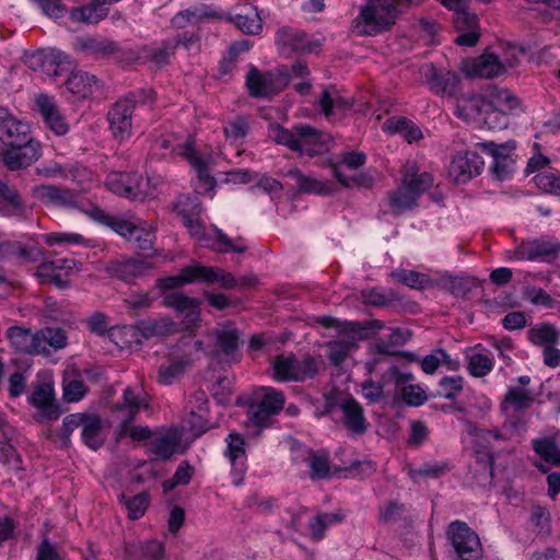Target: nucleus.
Listing matches in <instances>:
<instances>
[{
	"label": "nucleus",
	"instance_id": "nucleus-49",
	"mask_svg": "<svg viewBox=\"0 0 560 560\" xmlns=\"http://www.w3.org/2000/svg\"><path fill=\"white\" fill-rule=\"evenodd\" d=\"M152 269V265L143 259H128L119 261L113 267L114 273L126 282L145 275Z\"/></svg>",
	"mask_w": 560,
	"mask_h": 560
},
{
	"label": "nucleus",
	"instance_id": "nucleus-30",
	"mask_svg": "<svg viewBox=\"0 0 560 560\" xmlns=\"http://www.w3.org/2000/svg\"><path fill=\"white\" fill-rule=\"evenodd\" d=\"M31 126L11 115L0 116V142L2 147L25 143L31 138Z\"/></svg>",
	"mask_w": 560,
	"mask_h": 560
},
{
	"label": "nucleus",
	"instance_id": "nucleus-24",
	"mask_svg": "<svg viewBox=\"0 0 560 560\" xmlns=\"http://www.w3.org/2000/svg\"><path fill=\"white\" fill-rule=\"evenodd\" d=\"M35 104L45 125L54 133L65 136L69 131V125L52 97L47 94H39L35 97Z\"/></svg>",
	"mask_w": 560,
	"mask_h": 560
},
{
	"label": "nucleus",
	"instance_id": "nucleus-6",
	"mask_svg": "<svg viewBox=\"0 0 560 560\" xmlns=\"http://www.w3.org/2000/svg\"><path fill=\"white\" fill-rule=\"evenodd\" d=\"M272 377L277 382H304L317 373V364L311 357L298 359L280 354L272 362Z\"/></svg>",
	"mask_w": 560,
	"mask_h": 560
},
{
	"label": "nucleus",
	"instance_id": "nucleus-15",
	"mask_svg": "<svg viewBox=\"0 0 560 560\" xmlns=\"http://www.w3.org/2000/svg\"><path fill=\"white\" fill-rule=\"evenodd\" d=\"M485 161L475 151H463L455 154L450 164V177L458 183L465 184L478 176L483 170Z\"/></svg>",
	"mask_w": 560,
	"mask_h": 560
},
{
	"label": "nucleus",
	"instance_id": "nucleus-19",
	"mask_svg": "<svg viewBox=\"0 0 560 560\" xmlns=\"http://www.w3.org/2000/svg\"><path fill=\"white\" fill-rule=\"evenodd\" d=\"M164 305L174 308L183 317L182 324L185 329L196 328L200 323V301L190 298L182 292L166 294L163 301Z\"/></svg>",
	"mask_w": 560,
	"mask_h": 560
},
{
	"label": "nucleus",
	"instance_id": "nucleus-45",
	"mask_svg": "<svg viewBox=\"0 0 560 560\" xmlns=\"http://www.w3.org/2000/svg\"><path fill=\"white\" fill-rule=\"evenodd\" d=\"M195 282H199V264L187 266L177 275L158 279L156 285L162 290H172Z\"/></svg>",
	"mask_w": 560,
	"mask_h": 560
},
{
	"label": "nucleus",
	"instance_id": "nucleus-37",
	"mask_svg": "<svg viewBox=\"0 0 560 560\" xmlns=\"http://www.w3.org/2000/svg\"><path fill=\"white\" fill-rule=\"evenodd\" d=\"M413 376L409 372H397L395 374L396 385L400 390L402 400L409 406H421L427 401L425 392L419 386L408 384L412 381Z\"/></svg>",
	"mask_w": 560,
	"mask_h": 560
},
{
	"label": "nucleus",
	"instance_id": "nucleus-21",
	"mask_svg": "<svg viewBox=\"0 0 560 560\" xmlns=\"http://www.w3.org/2000/svg\"><path fill=\"white\" fill-rule=\"evenodd\" d=\"M31 213V209L25 205L19 191L0 179V214L19 221H27Z\"/></svg>",
	"mask_w": 560,
	"mask_h": 560
},
{
	"label": "nucleus",
	"instance_id": "nucleus-48",
	"mask_svg": "<svg viewBox=\"0 0 560 560\" xmlns=\"http://www.w3.org/2000/svg\"><path fill=\"white\" fill-rule=\"evenodd\" d=\"M345 518L341 511L325 512L316 514L308 524L311 538L313 540H320L325 536L327 528L340 524Z\"/></svg>",
	"mask_w": 560,
	"mask_h": 560
},
{
	"label": "nucleus",
	"instance_id": "nucleus-26",
	"mask_svg": "<svg viewBox=\"0 0 560 560\" xmlns=\"http://www.w3.org/2000/svg\"><path fill=\"white\" fill-rule=\"evenodd\" d=\"M453 22L455 30L459 33L455 38L456 44L467 47L477 44L480 36L478 16L468 11V7L455 13Z\"/></svg>",
	"mask_w": 560,
	"mask_h": 560
},
{
	"label": "nucleus",
	"instance_id": "nucleus-7",
	"mask_svg": "<svg viewBox=\"0 0 560 560\" xmlns=\"http://www.w3.org/2000/svg\"><path fill=\"white\" fill-rule=\"evenodd\" d=\"M284 405L282 392L272 387L258 388L248 407L249 420L258 427L267 425L271 416L277 415Z\"/></svg>",
	"mask_w": 560,
	"mask_h": 560
},
{
	"label": "nucleus",
	"instance_id": "nucleus-16",
	"mask_svg": "<svg viewBox=\"0 0 560 560\" xmlns=\"http://www.w3.org/2000/svg\"><path fill=\"white\" fill-rule=\"evenodd\" d=\"M77 272L79 268L73 259L59 258L42 262L35 275L42 282H51L62 289L68 287L69 277Z\"/></svg>",
	"mask_w": 560,
	"mask_h": 560
},
{
	"label": "nucleus",
	"instance_id": "nucleus-38",
	"mask_svg": "<svg viewBox=\"0 0 560 560\" xmlns=\"http://www.w3.org/2000/svg\"><path fill=\"white\" fill-rule=\"evenodd\" d=\"M217 347L228 360H236L240 347V332L231 326L225 325L215 330Z\"/></svg>",
	"mask_w": 560,
	"mask_h": 560
},
{
	"label": "nucleus",
	"instance_id": "nucleus-63",
	"mask_svg": "<svg viewBox=\"0 0 560 560\" xmlns=\"http://www.w3.org/2000/svg\"><path fill=\"white\" fill-rule=\"evenodd\" d=\"M62 392L67 402H77L85 396L88 387L82 380L66 376L62 382Z\"/></svg>",
	"mask_w": 560,
	"mask_h": 560
},
{
	"label": "nucleus",
	"instance_id": "nucleus-42",
	"mask_svg": "<svg viewBox=\"0 0 560 560\" xmlns=\"http://www.w3.org/2000/svg\"><path fill=\"white\" fill-rule=\"evenodd\" d=\"M179 440L175 433L154 435L149 443V451L156 459L171 458L178 448Z\"/></svg>",
	"mask_w": 560,
	"mask_h": 560
},
{
	"label": "nucleus",
	"instance_id": "nucleus-36",
	"mask_svg": "<svg viewBox=\"0 0 560 560\" xmlns=\"http://www.w3.org/2000/svg\"><path fill=\"white\" fill-rule=\"evenodd\" d=\"M534 402L530 390L523 387L511 386L501 402V411L504 416L527 410Z\"/></svg>",
	"mask_w": 560,
	"mask_h": 560
},
{
	"label": "nucleus",
	"instance_id": "nucleus-8",
	"mask_svg": "<svg viewBox=\"0 0 560 560\" xmlns=\"http://www.w3.org/2000/svg\"><path fill=\"white\" fill-rule=\"evenodd\" d=\"M560 253V241L552 236H540L537 238L522 241L509 258L516 260H544L549 261Z\"/></svg>",
	"mask_w": 560,
	"mask_h": 560
},
{
	"label": "nucleus",
	"instance_id": "nucleus-22",
	"mask_svg": "<svg viewBox=\"0 0 560 560\" xmlns=\"http://www.w3.org/2000/svg\"><path fill=\"white\" fill-rule=\"evenodd\" d=\"M31 243L23 241H0V258H15L20 264L37 262L43 259L44 252L37 246L33 236L28 237Z\"/></svg>",
	"mask_w": 560,
	"mask_h": 560
},
{
	"label": "nucleus",
	"instance_id": "nucleus-59",
	"mask_svg": "<svg viewBox=\"0 0 560 560\" xmlns=\"http://www.w3.org/2000/svg\"><path fill=\"white\" fill-rule=\"evenodd\" d=\"M392 276L411 289L423 290L432 284L428 276L415 270L398 269L393 271Z\"/></svg>",
	"mask_w": 560,
	"mask_h": 560
},
{
	"label": "nucleus",
	"instance_id": "nucleus-46",
	"mask_svg": "<svg viewBox=\"0 0 560 560\" xmlns=\"http://www.w3.org/2000/svg\"><path fill=\"white\" fill-rule=\"evenodd\" d=\"M7 338L16 351L27 354H37V350L35 349L36 332L33 334L30 329L20 326H12L7 330Z\"/></svg>",
	"mask_w": 560,
	"mask_h": 560
},
{
	"label": "nucleus",
	"instance_id": "nucleus-4",
	"mask_svg": "<svg viewBox=\"0 0 560 560\" xmlns=\"http://www.w3.org/2000/svg\"><path fill=\"white\" fill-rule=\"evenodd\" d=\"M269 137L301 155L315 156L329 150V137L306 125L296 126L293 130L276 126L269 130Z\"/></svg>",
	"mask_w": 560,
	"mask_h": 560
},
{
	"label": "nucleus",
	"instance_id": "nucleus-28",
	"mask_svg": "<svg viewBox=\"0 0 560 560\" xmlns=\"http://www.w3.org/2000/svg\"><path fill=\"white\" fill-rule=\"evenodd\" d=\"M464 73L469 78L491 79L505 70L499 58L493 54H483L476 59H469L463 65Z\"/></svg>",
	"mask_w": 560,
	"mask_h": 560
},
{
	"label": "nucleus",
	"instance_id": "nucleus-11",
	"mask_svg": "<svg viewBox=\"0 0 560 560\" xmlns=\"http://www.w3.org/2000/svg\"><path fill=\"white\" fill-rule=\"evenodd\" d=\"M39 143L32 137L25 143L0 148V161L10 171L25 168L38 160Z\"/></svg>",
	"mask_w": 560,
	"mask_h": 560
},
{
	"label": "nucleus",
	"instance_id": "nucleus-44",
	"mask_svg": "<svg viewBox=\"0 0 560 560\" xmlns=\"http://www.w3.org/2000/svg\"><path fill=\"white\" fill-rule=\"evenodd\" d=\"M67 89L80 98H86L98 88L95 75L83 71L73 72L66 82Z\"/></svg>",
	"mask_w": 560,
	"mask_h": 560
},
{
	"label": "nucleus",
	"instance_id": "nucleus-64",
	"mask_svg": "<svg viewBox=\"0 0 560 560\" xmlns=\"http://www.w3.org/2000/svg\"><path fill=\"white\" fill-rule=\"evenodd\" d=\"M533 447L546 462L559 465V448L553 440L548 438L535 440Z\"/></svg>",
	"mask_w": 560,
	"mask_h": 560
},
{
	"label": "nucleus",
	"instance_id": "nucleus-9",
	"mask_svg": "<svg viewBox=\"0 0 560 560\" xmlns=\"http://www.w3.org/2000/svg\"><path fill=\"white\" fill-rule=\"evenodd\" d=\"M25 62L30 69L39 71L49 78L61 75L71 66L69 56L54 48L34 51L26 56Z\"/></svg>",
	"mask_w": 560,
	"mask_h": 560
},
{
	"label": "nucleus",
	"instance_id": "nucleus-1",
	"mask_svg": "<svg viewBox=\"0 0 560 560\" xmlns=\"http://www.w3.org/2000/svg\"><path fill=\"white\" fill-rule=\"evenodd\" d=\"M173 209L182 218L190 235L201 242L202 246L219 253H244L247 249L244 238L233 240L215 226L206 229L201 224L199 217L202 208L198 197L179 195L174 201Z\"/></svg>",
	"mask_w": 560,
	"mask_h": 560
},
{
	"label": "nucleus",
	"instance_id": "nucleus-60",
	"mask_svg": "<svg viewBox=\"0 0 560 560\" xmlns=\"http://www.w3.org/2000/svg\"><path fill=\"white\" fill-rule=\"evenodd\" d=\"M489 103L491 104V108L495 107V109L501 110V113L505 115L514 114L520 108L517 97L509 90L495 91L492 95V101Z\"/></svg>",
	"mask_w": 560,
	"mask_h": 560
},
{
	"label": "nucleus",
	"instance_id": "nucleus-62",
	"mask_svg": "<svg viewBox=\"0 0 560 560\" xmlns=\"http://www.w3.org/2000/svg\"><path fill=\"white\" fill-rule=\"evenodd\" d=\"M410 332L404 328H392L387 339L380 338L376 342V348L380 353H393V348L405 345L409 339Z\"/></svg>",
	"mask_w": 560,
	"mask_h": 560
},
{
	"label": "nucleus",
	"instance_id": "nucleus-43",
	"mask_svg": "<svg viewBox=\"0 0 560 560\" xmlns=\"http://www.w3.org/2000/svg\"><path fill=\"white\" fill-rule=\"evenodd\" d=\"M34 196L43 202L55 206L69 207L74 203L70 190L52 185H39L34 187Z\"/></svg>",
	"mask_w": 560,
	"mask_h": 560
},
{
	"label": "nucleus",
	"instance_id": "nucleus-2",
	"mask_svg": "<svg viewBox=\"0 0 560 560\" xmlns=\"http://www.w3.org/2000/svg\"><path fill=\"white\" fill-rule=\"evenodd\" d=\"M423 0H369L354 20V28L360 35H376L394 24L407 10L419 5Z\"/></svg>",
	"mask_w": 560,
	"mask_h": 560
},
{
	"label": "nucleus",
	"instance_id": "nucleus-12",
	"mask_svg": "<svg viewBox=\"0 0 560 560\" xmlns=\"http://www.w3.org/2000/svg\"><path fill=\"white\" fill-rule=\"evenodd\" d=\"M276 43L282 51L312 54L319 50L322 39L292 27H281L276 34Z\"/></svg>",
	"mask_w": 560,
	"mask_h": 560
},
{
	"label": "nucleus",
	"instance_id": "nucleus-35",
	"mask_svg": "<svg viewBox=\"0 0 560 560\" xmlns=\"http://www.w3.org/2000/svg\"><path fill=\"white\" fill-rule=\"evenodd\" d=\"M36 345L37 354L49 355L50 349L54 351L66 348L68 343V337L63 329L48 327L36 332Z\"/></svg>",
	"mask_w": 560,
	"mask_h": 560
},
{
	"label": "nucleus",
	"instance_id": "nucleus-5",
	"mask_svg": "<svg viewBox=\"0 0 560 560\" xmlns=\"http://www.w3.org/2000/svg\"><path fill=\"white\" fill-rule=\"evenodd\" d=\"M445 535L454 551V560H482L479 536L467 523L458 520L451 522Z\"/></svg>",
	"mask_w": 560,
	"mask_h": 560
},
{
	"label": "nucleus",
	"instance_id": "nucleus-34",
	"mask_svg": "<svg viewBox=\"0 0 560 560\" xmlns=\"http://www.w3.org/2000/svg\"><path fill=\"white\" fill-rule=\"evenodd\" d=\"M318 106L325 117L328 118L349 110L352 107V98L341 95L336 88L331 86L322 92L318 98Z\"/></svg>",
	"mask_w": 560,
	"mask_h": 560
},
{
	"label": "nucleus",
	"instance_id": "nucleus-61",
	"mask_svg": "<svg viewBox=\"0 0 560 560\" xmlns=\"http://www.w3.org/2000/svg\"><path fill=\"white\" fill-rule=\"evenodd\" d=\"M120 502L125 505L128 517L138 520L144 514L149 506V495L145 492L138 493L130 498L121 494Z\"/></svg>",
	"mask_w": 560,
	"mask_h": 560
},
{
	"label": "nucleus",
	"instance_id": "nucleus-55",
	"mask_svg": "<svg viewBox=\"0 0 560 560\" xmlns=\"http://www.w3.org/2000/svg\"><path fill=\"white\" fill-rule=\"evenodd\" d=\"M191 40L192 36L188 37L187 34H179L174 40L164 42L161 47L155 48L151 54V60L158 66H163L177 46L188 47Z\"/></svg>",
	"mask_w": 560,
	"mask_h": 560
},
{
	"label": "nucleus",
	"instance_id": "nucleus-18",
	"mask_svg": "<svg viewBox=\"0 0 560 560\" xmlns=\"http://www.w3.org/2000/svg\"><path fill=\"white\" fill-rule=\"evenodd\" d=\"M136 106L133 94L118 100L108 110L110 130L116 138L126 139L131 133V116Z\"/></svg>",
	"mask_w": 560,
	"mask_h": 560
},
{
	"label": "nucleus",
	"instance_id": "nucleus-27",
	"mask_svg": "<svg viewBox=\"0 0 560 560\" xmlns=\"http://www.w3.org/2000/svg\"><path fill=\"white\" fill-rule=\"evenodd\" d=\"M226 444L225 455L231 463L232 482L240 486L247 469L244 440L240 434L231 433L226 438Z\"/></svg>",
	"mask_w": 560,
	"mask_h": 560
},
{
	"label": "nucleus",
	"instance_id": "nucleus-3",
	"mask_svg": "<svg viewBox=\"0 0 560 560\" xmlns=\"http://www.w3.org/2000/svg\"><path fill=\"white\" fill-rule=\"evenodd\" d=\"M433 184V177L428 172H420L416 162H407L404 166L401 185L388 195V206L395 215L412 210L418 200Z\"/></svg>",
	"mask_w": 560,
	"mask_h": 560
},
{
	"label": "nucleus",
	"instance_id": "nucleus-52",
	"mask_svg": "<svg viewBox=\"0 0 560 560\" xmlns=\"http://www.w3.org/2000/svg\"><path fill=\"white\" fill-rule=\"evenodd\" d=\"M77 49L86 55H110L116 50L114 42L102 37L83 36L77 39Z\"/></svg>",
	"mask_w": 560,
	"mask_h": 560
},
{
	"label": "nucleus",
	"instance_id": "nucleus-23",
	"mask_svg": "<svg viewBox=\"0 0 560 560\" xmlns=\"http://www.w3.org/2000/svg\"><path fill=\"white\" fill-rule=\"evenodd\" d=\"M31 405L36 408L40 417L56 420L61 415V408L55 398V389L50 383L37 384L30 397Z\"/></svg>",
	"mask_w": 560,
	"mask_h": 560
},
{
	"label": "nucleus",
	"instance_id": "nucleus-14",
	"mask_svg": "<svg viewBox=\"0 0 560 560\" xmlns=\"http://www.w3.org/2000/svg\"><path fill=\"white\" fill-rule=\"evenodd\" d=\"M148 407L147 397L142 389L127 387L122 394V402L116 405L114 418L119 422V435L125 434L127 424L131 423L137 413Z\"/></svg>",
	"mask_w": 560,
	"mask_h": 560
},
{
	"label": "nucleus",
	"instance_id": "nucleus-50",
	"mask_svg": "<svg viewBox=\"0 0 560 560\" xmlns=\"http://www.w3.org/2000/svg\"><path fill=\"white\" fill-rule=\"evenodd\" d=\"M289 175L294 178L295 185L303 192L327 196L334 191L328 183L304 175L299 170L290 171Z\"/></svg>",
	"mask_w": 560,
	"mask_h": 560
},
{
	"label": "nucleus",
	"instance_id": "nucleus-57",
	"mask_svg": "<svg viewBox=\"0 0 560 560\" xmlns=\"http://www.w3.org/2000/svg\"><path fill=\"white\" fill-rule=\"evenodd\" d=\"M493 360L486 353L477 351V348L468 354V370L471 375L482 377L493 369Z\"/></svg>",
	"mask_w": 560,
	"mask_h": 560
},
{
	"label": "nucleus",
	"instance_id": "nucleus-17",
	"mask_svg": "<svg viewBox=\"0 0 560 560\" xmlns=\"http://www.w3.org/2000/svg\"><path fill=\"white\" fill-rule=\"evenodd\" d=\"M178 153L190 163L196 172L195 191L201 195L211 194L215 180L209 173L208 160L201 156L189 142L183 144Z\"/></svg>",
	"mask_w": 560,
	"mask_h": 560
},
{
	"label": "nucleus",
	"instance_id": "nucleus-39",
	"mask_svg": "<svg viewBox=\"0 0 560 560\" xmlns=\"http://www.w3.org/2000/svg\"><path fill=\"white\" fill-rule=\"evenodd\" d=\"M231 20L242 32L247 34H258L262 28L257 8L250 4L240 7Z\"/></svg>",
	"mask_w": 560,
	"mask_h": 560
},
{
	"label": "nucleus",
	"instance_id": "nucleus-25",
	"mask_svg": "<svg viewBox=\"0 0 560 560\" xmlns=\"http://www.w3.org/2000/svg\"><path fill=\"white\" fill-rule=\"evenodd\" d=\"M186 410L188 412L187 422L190 429L200 434L208 429V397L205 390H195L187 400Z\"/></svg>",
	"mask_w": 560,
	"mask_h": 560
},
{
	"label": "nucleus",
	"instance_id": "nucleus-53",
	"mask_svg": "<svg viewBox=\"0 0 560 560\" xmlns=\"http://www.w3.org/2000/svg\"><path fill=\"white\" fill-rule=\"evenodd\" d=\"M164 547L159 540H149L129 550V560H163Z\"/></svg>",
	"mask_w": 560,
	"mask_h": 560
},
{
	"label": "nucleus",
	"instance_id": "nucleus-47",
	"mask_svg": "<svg viewBox=\"0 0 560 560\" xmlns=\"http://www.w3.org/2000/svg\"><path fill=\"white\" fill-rule=\"evenodd\" d=\"M199 282L206 284L219 283L222 289L237 287V278L219 267H207L199 264Z\"/></svg>",
	"mask_w": 560,
	"mask_h": 560
},
{
	"label": "nucleus",
	"instance_id": "nucleus-32",
	"mask_svg": "<svg viewBox=\"0 0 560 560\" xmlns=\"http://www.w3.org/2000/svg\"><path fill=\"white\" fill-rule=\"evenodd\" d=\"M341 421L343 425L355 435H361L368 430V421L361 405L353 398H347L339 404Z\"/></svg>",
	"mask_w": 560,
	"mask_h": 560
},
{
	"label": "nucleus",
	"instance_id": "nucleus-33",
	"mask_svg": "<svg viewBox=\"0 0 560 560\" xmlns=\"http://www.w3.org/2000/svg\"><path fill=\"white\" fill-rule=\"evenodd\" d=\"M505 418L506 419L504 423L500 428L482 431L480 436L487 441H512L521 439L527 429L526 421L523 418L516 417L514 415L505 416Z\"/></svg>",
	"mask_w": 560,
	"mask_h": 560
},
{
	"label": "nucleus",
	"instance_id": "nucleus-41",
	"mask_svg": "<svg viewBox=\"0 0 560 560\" xmlns=\"http://www.w3.org/2000/svg\"><path fill=\"white\" fill-rule=\"evenodd\" d=\"M82 442L91 450H98L105 442L103 421L96 415H89L81 429Z\"/></svg>",
	"mask_w": 560,
	"mask_h": 560
},
{
	"label": "nucleus",
	"instance_id": "nucleus-20",
	"mask_svg": "<svg viewBox=\"0 0 560 560\" xmlns=\"http://www.w3.org/2000/svg\"><path fill=\"white\" fill-rule=\"evenodd\" d=\"M491 108V104L482 95L466 94L457 100L454 114L469 125L481 128L485 114Z\"/></svg>",
	"mask_w": 560,
	"mask_h": 560
},
{
	"label": "nucleus",
	"instance_id": "nucleus-40",
	"mask_svg": "<svg viewBox=\"0 0 560 560\" xmlns=\"http://www.w3.org/2000/svg\"><path fill=\"white\" fill-rule=\"evenodd\" d=\"M191 358L188 354L174 355L159 368L158 381L163 385H171L185 369L190 364Z\"/></svg>",
	"mask_w": 560,
	"mask_h": 560
},
{
	"label": "nucleus",
	"instance_id": "nucleus-56",
	"mask_svg": "<svg viewBox=\"0 0 560 560\" xmlns=\"http://www.w3.org/2000/svg\"><path fill=\"white\" fill-rule=\"evenodd\" d=\"M354 348L357 342L353 337L335 340L328 345V359L332 364L339 365Z\"/></svg>",
	"mask_w": 560,
	"mask_h": 560
},
{
	"label": "nucleus",
	"instance_id": "nucleus-58",
	"mask_svg": "<svg viewBox=\"0 0 560 560\" xmlns=\"http://www.w3.org/2000/svg\"><path fill=\"white\" fill-rule=\"evenodd\" d=\"M312 479H323L330 472L329 456L326 452L310 451L306 458Z\"/></svg>",
	"mask_w": 560,
	"mask_h": 560
},
{
	"label": "nucleus",
	"instance_id": "nucleus-13",
	"mask_svg": "<svg viewBox=\"0 0 560 560\" xmlns=\"http://www.w3.org/2000/svg\"><path fill=\"white\" fill-rule=\"evenodd\" d=\"M420 73L429 89L436 95L454 96L460 90V79L455 72L429 63L421 68Z\"/></svg>",
	"mask_w": 560,
	"mask_h": 560
},
{
	"label": "nucleus",
	"instance_id": "nucleus-31",
	"mask_svg": "<svg viewBox=\"0 0 560 560\" xmlns=\"http://www.w3.org/2000/svg\"><path fill=\"white\" fill-rule=\"evenodd\" d=\"M366 163V155L361 151H341L335 154L331 161V167L335 178L347 188L351 187L350 177L342 172L345 167L358 170Z\"/></svg>",
	"mask_w": 560,
	"mask_h": 560
},
{
	"label": "nucleus",
	"instance_id": "nucleus-51",
	"mask_svg": "<svg viewBox=\"0 0 560 560\" xmlns=\"http://www.w3.org/2000/svg\"><path fill=\"white\" fill-rule=\"evenodd\" d=\"M527 337L533 345L546 348L559 342L560 332L553 325L542 323L530 327Z\"/></svg>",
	"mask_w": 560,
	"mask_h": 560
},
{
	"label": "nucleus",
	"instance_id": "nucleus-54",
	"mask_svg": "<svg viewBox=\"0 0 560 560\" xmlns=\"http://www.w3.org/2000/svg\"><path fill=\"white\" fill-rule=\"evenodd\" d=\"M107 15V9L102 4L92 3L71 10L70 16L75 22L96 24Z\"/></svg>",
	"mask_w": 560,
	"mask_h": 560
},
{
	"label": "nucleus",
	"instance_id": "nucleus-10",
	"mask_svg": "<svg viewBox=\"0 0 560 560\" xmlns=\"http://www.w3.org/2000/svg\"><path fill=\"white\" fill-rule=\"evenodd\" d=\"M147 184L142 175L137 172L114 171L108 173L105 179V186L108 190L128 199L147 196L149 194L144 188Z\"/></svg>",
	"mask_w": 560,
	"mask_h": 560
},
{
	"label": "nucleus",
	"instance_id": "nucleus-29",
	"mask_svg": "<svg viewBox=\"0 0 560 560\" xmlns=\"http://www.w3.org/2000/svg\"><path fill=\"white\" fill-rule=\"evenodd\" d=\"M246 86L249 94L255 97H269L280 92L278 79L269 72H260L256 67H250L246 74Z\"/></svg>",
	"mask_w": 560,
	"mask_h": 560
}]
</instances>
